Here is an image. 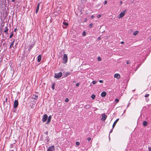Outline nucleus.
I'll use <instances>...</instances> for the list:
<instances>
[{"label": "nucleus", "instance_id": "42", "mask_svg": "<svg viewBox=\"0 0 151 151\" xmlns=\"http://www.w3.org/2000/svg\"><path fill=\"white\" fill-rule=\"evenodd\" d=\"M101 39V38L100 37H99L98 38V40H100Z\"/></svg>", "mask_w": 151, "mask_h": 151}, {"label": "nucleus", "instance_id": "19", "mask_svg": "<svg viewBox=\"0 0 151 151\" xmlns=\"http://www.w3.org/2000/svg\"><path fill=\"white\" fill-rule=\"evenodd\" d=\"M70 74V73L69 72H66L65 74V75L64 76L65 77H66L68 75H69Z\"/></svg>", "mask_w": 151, "mask_h": 151}, {"label": "nucleus", "instance_id": "12", "mask_svg": "<svg viewBox=\"0 0 151 151\" xmlns=\"http://www.w3.org/2000/svg\"><path fill=\"white\" fill-rule=\"evenodd\" d=\"M51 116H49L48 117V118L47 121L46 123L47 124H48L50 123V122L51 120Z\"/></svg>", "mask_w": 151, "mask_h": 151}, {"label": "nucleus", "instance_id": "49", "mask_svg": "<svg viewBox=\"0 0 151 151\" xmlns=\"http://www.w3.org/2000/svg\"><path fill=\"white\" fill-rule=\"evenodd\" d=\"M7 98H6V101H7Z\"/></svg>", "mask_w": 151, "mask_h": 151}, {"label": "nucleus", "instance_id": "32", "mask_svg": "<svg viewBox=\"0 0 151 151\" xmlns=\"http://www.w3.org/2000/svg\"><path fill=\"white\" fill-rule=\"evenodd\" d=\"M68 101H69V99L67 98H66L65 100V101L66 102H68Z\"/></svg>", "mask_w": 151, "mask_h": 151}, {"label": "nucleus", "instance_id": "51", "mask_svg": "<svg viewBox=\"0 0 151 151\" xmlns=\"http://www.w3.org/2000/svg\"><path fill=\"white\" fill-rule=\"evenodd\" d=\"M10 151H14V150H12Z\"/></svg>", "mask_w": 151, "mask_h": 151}, {"label": "nucleus", "instance_id": "35", "mask_svg": "<svg viewBox=\"0 0 151 151\" xmlns=\"http://www.w3.org/2000/svg\"><path fill=\"white\" fill-rule=\"evenodd\" d=\"M101 17V15H100V14H99L97 16V17L98 18H99L100 17Z\"/></svg>", "mask_w": 151, "mask_h": 151}, {"label": "nucleus", "instance_id": "36", "mask_svg": "<svg viewBox=\"0 0 151 151\" xmlns=\"http://www.w3.org/2000/svg\"><path fill=\"white\" fill-rule=\"evenodd\" d=\"M99 82L100 83H103V81L102 80H100L99 81Z\"/></svg>", "mask_w": 151, "mask_h": 151}, {"label": "nucleus", "instance_id": "23", "mask_svg": "<svg viewBox=\"0 0 151 151\" xmlns=\"http://www.w3.org/2000/svg\"><path fill=\"white\" fill-rule=\"evenodd\" d=\"M33 45L30 46L29 48V50H30L33 47Z\"/></svg>", "mask_w": 151, "mask_h": 151}, {"label": "nucleus", "instance_id": "11", "mask_svg": "<svg viewBox=\"0 0 151 151\" xmlns=\"http://www.w3.org/2000/svg\"><path fill=\"white\" fill-rule=\"evenodd\" d=\"M119 119L118 118V119H116V120L114 122V123L113 124V126H112V127L113 128H114V127L115 126L117 122L119 121Z\"/></svg>", "mask_w": 151, "mask_h": 151}, {"label": "nucleus", "instance_id": "18", "mask_svg": "<svg viewBox=\"0 0 151 151\" xmlns=\"http://www.w3.org/2000/svg\"><path fill=\"white\" fill-rule=\"evenodd\" d=\"M147 122L146 121L143 122V124L144 126H146L147 125Z\"/></svg>", "mask_w": 151, "mask_h": 151}, {"label": "nucleus", "instance_id": "14", "mask_svg": "<svg viewBox=\"0 0 151 151\" xmlns=\"http://www.w3.org/2000/svg\"><path fill=\"white\" fill-rule=\"evenodd\" d=\"M8 27L7 26H6L5 27V29L4 30V32L5 33H6V34H8Z\"/></svg>", "mask_w": 151, "mask_h": 151}, {"label": "nucleus", "instance_id": "3", "mask_svg": "<svg viewBox=\"0 0 151 151\" xmlns=\"http://www.w3.org/2000/svg\"><path fill=\"white\" fill-rule=\"evenodd\" d=\"M62 75V72H60L58 73H56L55 74V77L56 78H60Z\"/></svg>", "mask_w": 151, "mask_h": 151}, {"label": "nucleus", "instance_id": "5", "mask_svg": "<svg viewBox=\"0 0 151 151\" xmlns=\"http://www.w3.org/2000/svg\"><path fill=\"white\" fill-rule=\"evenodd\" d=\"M126 12V10H124L123 12H121L119 15V18H121L123 17L125 14V12Z\"/></svg>", "mask_w": 151, "mask_h": 151}, {"label": "nucleus", "instance_id": "44", "mask_svg": "<svg viewBox=\"0 0 151 151\" xmlns=\"http://www.w3.org/2000/svg\"><path fill=\"white\" fill-rule=\"evenodd\" d=\"M94 16L93 15H92L91 16V19H93V17H94Z\"/></svg>", "mask_w": 151, "mask_h": 151}, {"label": "nucleus", "instance_id": "2", "mask_svg": "<svg viewBox=\"0 0 151 151\" xmlns=\"http://www.w3.org/2000/svg\"><path fill=\"white\" fill-rule=\"evenodd\" d=\"M68 61V57L67 54H64L63 58V62L64 64L66 63Z\"/></svg>", "mask_w": 151, "mask_h": 151}, {"label": "nucleus", "instance_id": "8", "mask_svg": "<svg viewBox=\"0 0 151 151\" xmlns=\"http://www.w3.org/2000/svg\"><path fill=\"white\" fill-rule=\"evenodd\" d=\"M107 117V116L105 114H103L102 115V118L101 119V120L102 121H104L106 118Z\"/></svg>", "mask_w": 151, "mask_h": 151}, {"label": "nucleus", "instance_id": "7", "mask_svg": "<svg viewBox=\"0 0 151 151\" xmlns=\"http://www.w3.org/2000/svg\"><path fill=\"white\" fill-rule=\"evenodd\" d=\"M18 105V101L17 100H15L14 102V108H16Z\"/></svg>", "mask_w": 151, "mask_h": 151}, {"label": "nucleus", "instance_id": "25", "mask_svg": "<svg viewBox=\"0 0 151 151\" xmlns=\"http://www.w3.org/2000/svg\"><path fill=\"white\" fill-rule=\"evenodd\" d=\"M97 83V82L96 81H93L92 82V83L93 84H96V83Z\"/></svg>", "mask_w": 151, "mask_h": 151}, {"label": "nucleus", "instance_id": "16", "mask_svg": "<svg viewBox=\"0 0 151 151\" xmlns=\"http://www.w3.org/2000/svg\"><path fill=\"white\" fill-rule=\"evenodd\" d=\"M40 4V3H38V5L37 6V9H36V13H37V12L38 11V10L39 9V8Z\"/></svg>", "mask_w": 151, "mask_h": 151}, {"label": "nucleus", "instance_id": "26", "mask_svg": "<svg viewBox=\"0 0 151 151\" xmlns=\"http://www.w3.org/2000/svg\"><path fill=\"white\" fill-rule=\"evenodd\" d=\"M93 24L92 23H91L89 25V27L90 28H91L93 27Z\"/></svg>", "mask_w": 151, "mask_h": 151}, {"label": "nucleus", "instance_id": "30", "mask_svg": "<svg viewBox=\"0 0 151 151\" xmlns=\"http://www.w3.org/2000/svg\"><path fill=\"white\" fill-rule=\"evenodd\" d=\"M76 144L78 146L80 145V143L79 142H76Z\"/></svg>", "mask_w": 151, "mask_h": 151}, {"label": "nucleus", "instance_id": "47", "mask_svg": "<svg viewBox=\"0 0 151 151\" xmlns=\"http://www.w3.org/2000/svg\"><path fill=\"white\" fill-rule=\"evenodd\" d=\"M124 43V42L123 41H122L121 42V44H123Z\"/></svg>", "mask_w": 151, "mask_h": 151}, {"label": "nucleus", "instance_id": "1", "mask_svg": "<svg viewBox=\"0 0 151 151\" xmlns=\"http://www.w3.org/2000/svg\"><path fill=\"white\" fill-rule=\"evenodd\" d=\"M150 52V51L149 50L147 49H146L143 51V57H142V63L144 62V60L146 59L147 57L149 55V53Z\"/></svg>", "mask_w": 151, "mask_h": 151}, {"label": "nucleus", "instance_id": "39", "mask_svg": "<svg viewBox=\"0 0 151 151\" xmlns=\"http://www.w3.org/2000/svg\"><path fill=\"white\" fill-rule=\"evenodd\" d=\"M146 101L148 102L149 101V99L148 98H146L145 99Z\"/></svg>", "mask_w": 151, "mask_h": 151}, {"label": "nucleus", "instance_id": "34", "mask_svg": "<svg viewBox=\"0 0 151 151\" xmlns=\"http://www.w3.org/2000/svg\"><path fill=\"white\" fill-rule=\"evenodd\" d=\"M91 138L90 137H88L87 138V140L88 141V142H89L91 140Z\"/></svg>", "mask_w": 151, "mask_h": 151}, {"label": "nucleus", "instance_id": "24", "mask_svg": "<svg viewBox=\"0 0 151 151\" xmlns=\"http://www.w3.org/2000/svg\"><path fill=\"white\" fill-rule=\"evenodd\" d=\"M97 59H98V60L99 61H101V58L100 57H98Z\"/></svg>", "mask_w": 151, "mask_h": 151}, {"label": "nucleus", "instance_id": "20", "mask_svg": "<svg viewBox=\"0 0 151 151\" xmlns=\"http://www.w3.org/2000/svg\"><path fill=\"white\" fill-rule=\"evenodd\" d=\"M13 35H14V34H13V32H11V35H10V36L9 37V38H11L13 36Z\"/></svg>", "mask_w": 151, "mask_h": 151}, {"label": "nucleus", "instance_id": "45", "mask_svg": "<svg viewBox=\"0 0 151 151\" xmlns=\"http://www.w3.org/2000/svg\"><path fill=\"white\" fill-rule=\"evenodd\" d=\"M15 0H12V1L13 2H15Z\"/></svg>", "mask_w": 151, "mask_h": 151}, {"label": "nucleus", "instance_id": "43", "mask_svg": "<svg viewBox=\"0 0 151 151\" xmlns=\"http://www.w3.org/2000/svg\"><path fill=\"white\" fill-rule=\"evenodd\" d=\"M17 28H16L14 29V31L15 32H16V31H17Z\"/></svg>", "mask_w": 151, "mask_h": 151}, {"label": "nucleus", "instance_id": "13", "mask_svg": "<svg viewBox=\"0 0 151 151\" xmlns=\"http://www.w3.org/2000/svg\"><path fill=\"white\" fill-rule=\"evenodd\" d=\"M41 60V55H39L37 57V61L38 62H40Z\"/></svg>", "mask_w": 151, "mask_h": 151}, {"label": "nucleus", "instance_id": "6", "mask_svg": "<svg viewBox=\"0 0 151 151\" xmlns=\"http://www.w3.org/2000/svg\"><path fill=\"white\" fill-rule=\"evenodd\" d=\"M55 150V149L54 146L52 145L49 147L47 151H53Z\"/></svg>", "mask_w": 151, "mask_h": 151}, {"label": "nucleus", "instance_id": "33", "mask_svg": "<svg viewBox=\"0 0 151 151\" xmlns=\"http://www.w3.org/2000/svg\"><path fill=\"white\" fill-rule=\"evenodd\" d=\"M149 96V94H146V95H145V97H148Z\"/></svg>", "mask_w": 151, "mask_h": 151}, {"label": "nucleus", "instance_id": "28", "mask_svg": "<svg viewBox=\"0 0 151 151\" xmlns=\"http://www.w3.org/2000/svg\"><path fill=\"white\" fill-rule=\"evenodd\" d=\"M115 101L116 103H117L119 102V100L118 99H115Z\"/></svg>", "mask_w": 151, "mask_h": 151}, {"label": "nucleus", "instance_id": "46", "mask_svg": "<svg viewBox=\"0 0 151 151\" xmlns=\"http://www.w3.org/2000/svg\"><path fill=\"white\" fill-rule=\"evenodd\" d=\"M120 4H122V1H121L120 2Z\"/></svg>", "mask_w": 151, "mask_h": 151}, {"label": "nucleus", "instance_id": "38", "mask_svg": "<svg viewBox=\"0 0 151 151\" xmlns=\"http://www.w3.org/2000/svg\"><path fill=\"white\" fill-rule=\"evenodd\" d=\"M79 85V83H77L76 84V86L77 87Z\"/></svg>", "mask_w": 151, "mask_h": 151}, {"label": "nucleus", "instance_id": "9", "mask_svg": "<svg viewBox=\"0 0 151 151\" xmlns=\"http://www.w3.org/2000/svg\"><path fill=\"white\" fill-rule=\"evenodd\" d=\"M120 75L118 73H116L114 75V78H117V79H119L120 78Z\"/></svg>", "mask_w": 151, "mask_h": 151}, {"label": "nucleus", "instance_id": "4", "mask_svg": "<svg viewBox=\"0 0 151 151\" xmlns=\"http://www.w3.org/2000/svg\"><path fill=\"white\" fill-rule=\"evenodd\" d=\"M48 116L47 114H45L43 115L42 118V121L43 122H45L47 120Z\"/></svg>", "mask_w": 151, "mask_h": 151}, {"label": "nucleus", "instance_id": "41", "mask_svg": "<svg viewBox=\"0 0 151 151\" xmlns=\"http://www.w3.org/2000/svg\"><path fill=\"white\" fill-rule=\"evenodd\" d=\"M107 3V1H105L104 2V4H106Z\"/></svg>", "mask_w": 151, "mask_h": 151}, {"label": "nucleus", "instance_id": "21", "mask_svg": "<svg viewBox=\"0 0 151 151\" xmlns=\"http://www.w3.org/2000/svg\"><path fill=\"white\" fill-rule=\"evenodd\" d=\"M95 95L94 94H93L91 96V98H92V99H94L95 98Z\"/></svg>", "mask_w": 151, "mask_h": 151}, {"label": "nucleus", "instance_id": "40", "mask_svg": "<svg viewBox=\"0 0 151 151\" xmlns=\"http://www.w3.org/2000/svg\"><path fill=\"white\" fill-rule=\"evenodd\" d=\"M148 149L149 151H151V147H149Z\"/></svg>", "mask_w": 151, "mask_h": 151}, {"label": "nucleus", "instance_id": "53", "mask_svg": "<svg viewBox=\"0 0 151 151\" xmlns=\"http://www.w3.org/2000/svg\"><path fill=\"white\" fill-rule=\"evenodd\" d=\"M87 0H85V1H87Z\"/></svg>", "mask_w": 151, "mask_h": 151}, {"label": "nucleus", "instance_id": "17", "mask_svg": "<svg viewBox=\"0 0 151 151\" xmlns=\"http://www.w3.org/2000/svg\"><path fill=\"white\" fill-rule=\"evenodd\" d=\"M139 33V31H137L134 32L133 33V35H136Z\"/></svg>", "mask_w": 151, "mask_h": 151}, {"label": "nucleus", "instance_id": "37", "mask_svg": "<svg viewBox=\"0 0 151 151\" xmlns=\"http://www.w3.org/2000/svg\"><path fill=\"white\" fill-rule=\"evenodd\" d=\"M38 97V96H35V97L34 99H37Z\"/></svg>", "mask_w": 151, "mask_h": 151}, {"label": "nucleus", "instance_id": "31", "mask_svg": "<svg viewBox=\"0 0 151 151\" xmlns=\"http://www.w3.org/2000/svg\"><path fill=\"white\" fill-rule=\"evenodd\" d=\"M55 84H53L52 86V88L53 90L54 89Z\"/></svg>", "mask_w": 151, "mask_h": 151}, {"label": "nucleus", "instance_id": "22", "mask_svg": "<svg viewBox=\"0 0 151 151\" xmlns=\"http://www.w3.org/2000/svg\"><path fill=\"white\" fill-rule=\"evenodd\" d=\"M63 24L66 26H67L68 25V23H67L65 22H63Z\"/></svg>", "mask_w": 151, "mask_h": 151}, {"label": "nucleus", "instance_id": "48", "mask_svg": "<svg viewBox=\"0 0 151 151\" xmlns=\"http://www.w3.org/2000/svg\"><path fill=\"white\" fill-rule=\"evenodd\" d=\"M45 133V134H48V132H46Z\"/></svg>", "mask_w": 151, "mask_h": 151}, {"label": "nucleus", "instance_id": "52", "mask_svg": "<svg viewBox=\"0 0 151 151\" xmlns=\"http://www.w3.org/2000/svg\"><path fill=\"white\" fill-rule=\"evenodd\" d=\"M146 47H145V48H144L145 49V48Z\"/></svg>", "mask_w": 151, "mask_h": 151}, {"label": "nucleus", "instance_id": "50", "mask_svg": "<svg viewBox=\"0 0 151 151\" xmlns=\"http://www.w3.org/2000/svg\"><path fill=\"white\" fill-rule=\"evenodd\" d=\"M86 20H87V19H85V21H86Z\"/></svg>", "mask_w": 151, "mask_h": 151}, {"label": "nucleus", "instance_id": "29", "mask_svg": "<svg viewBox=\"0 0 151 151\" xmlns=\"http://www.w3.org/2000/svg\"><path fill=\"white\" fill-rule=\"evenodd\" d=\"M126 63L127 64H129L131 63L130 61H127L126 62Z\"/></svg>", "mask_w": 151, "mask_h": 151}, {"label": "nucleus", "instance_id": "27", "mask_svg": "<svg viewBox=\"0 0 151 151\" xmlns=\"http://www.w3.org/2000/svg\"><path fill=\"white\" fill-rule=\"evenodd\" d=\"M82 35L83 36H85L86 35V32L85 31H83V32Z\"/></svg>", "mask_w": 151, "mask_h": 151}, {"label": "nucleus", "instance_id": "15", "mask_svg": "<svg viewBox=\"0 0 151 151\" xmlns=\"http://www.w3.org/2000/svg\"><path fill=\"white\" fill-rule=\"evenodd\" d=\"M14 42L15 40H14L13 42L11 43L10 46V48H11L13 46Z\"/></svg>", "mask_w": 151, "mask_h": 151}, {"label": "nucleus", "instance_id": "10", "mask_svg": "<svg viewBox=\"0 0 151 151\" xmlns=\"http://www.w3.org/2000/svg\"><path fill=\"white\" fill-rule=\"evenodd\" d=\"M106 95V93L105 91H103L101 94V96L102 97H104Z\"/></svg>", "mask_w": 151, "mask_h": 151}]
</instances>
